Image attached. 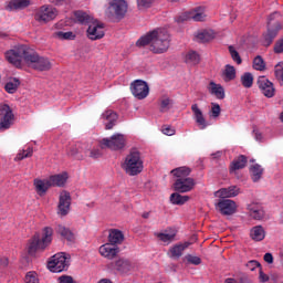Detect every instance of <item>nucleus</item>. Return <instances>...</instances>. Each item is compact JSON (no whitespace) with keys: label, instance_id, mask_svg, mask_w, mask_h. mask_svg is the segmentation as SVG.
I'll return each instance as SVG.
<instances>
[{"label":"nucleus","instance_id":"1","mask_svg":"<svg viewBox=\"0 0 283 283\" xmlns=\"http://www.w3.org/2000/svg\"><path fill=\"white\" fill-rule=\"evenodd\" d=\"M6 59L15 67H21V61L24 60L30 67L39 72H49V70H52L50 60L39 56V53L28 45H18L7 51Z\"/></svg>","mask_w":283,"mask_h":283},{"label":"nucleus","instance_id":"2","mask_svg":"<svg viewBox=\"0 0 283 283\" xmlns=\"http://www.w3.org/2000/svg\"><path fill=\"white\" fill-rule=\"evenodd\" d=\"M137 48H145L149 45V51L153 54H165L169 50V34L154 30L143 35L137 42Z\"/></svg>","mask_w":283,"mask_h":283},{"label":"nucleus","instance_id":"3","mask_svg":"<svg viewBox=\"0 0 283 283\" xmlns=\"http://www.w3.org/2000/svg\"><path fill=\"white\" fill-rule=\"evenodd\" d=\"M52 242V230L51 228H44L43 237L39 233H35L28 242V254L31 256L36 255L39 251H45L48 249V244Z\"/></svg>","mask_w":283,"mask_h":283},{"label":"nucleus","instance_id":"4","mask_svg":"<svg viewBox=\"0 0 283 283\" xmlns=\"http://www.w3.org/2000/svg\"><path fill=\"white\" fill-rule=\"evenodd\" d=\"M143 168L140 151L132 149L126 156L125 161L122 164V169H124L128 176H138V174L143 171Z\"/></svg>","mask_w":283,"mask_h":283},{"label":"nucleus","instance_id":"5","mask_svg":"<svg viewBox=\"0 0 283 283\" xmlns=\"http://www.w3.org/2000/svg\"><path fill=\"white\" fill-rule=\"evenodd\" d=\"M280 13L274 12L269 15L268 18V31L263 33V44L265 48H269L275 38L277 36L279 32L282 30V24L279 21L273 22L275 17H279Z\"/></svg>","mask_w":283,"mask_h":283},{"label":"nucleus","instance_id":"6","mask_svg":"<svg viewBox=\"0 0 283 283\" xmlns=\"http://www.w3.org/2000/svg\"><path fill=\"white\" fill-rule=\"evenodd\" d=\"M127 14V2L125 0H113L106 10V17L111 21H120Z\"/></svg>","mask_w":283,"mask_h":283},{"label":"nucleus","instance_id":"7","mask_svg":"<svg viewBox=\"0 0 283 283\" xmlns=\"http://www.w3.org/2000/svg\"><path fill=\"white\" fill-rule=\"evenodd\" d=\"M126 139L123 134H115L111 138H103L99 142L101 149H111L112 151H120L125 149Z\"/></svg>","mask_w":283,"mask_h":283},{"label":"nucleus","instance_id":"8","mask_svg":"<svg viewBox=\"0 0 283 283\" xmlns=\"http://www.w3.org/2000/svg\"><path fill=\"white\" fill-rule=\"evenodd\" d=\"M56 9L50 6H42L34 14L35 21L39 23H50L56 19Z\"/></svg>","mask_w":283,"mask_h":283},{"label":"nucleus","instance_id":"9","mask_svg":"<svg viewBox=\"0 0 283 283\" xmlns=\"http://www.w3.org/2000/svg\"><path fill=\"white\" fill-rule=\"evenodd\" d=\"M87 151H90L88 144L76 143L67 148L66 154L75 160H85L87 158Z\"/></svg>","mask_w":283,"mask_h":283},{"label":"nucleus","instance_id":"10","mask_svg":"<svg viewBox=\"0 0 283 283\" xmlns=\"http://www.w3.org/2000/svg\"><path fill=\"white\" fill-rule=\"evenodd\" d=\"M49 270L52 273H62V271H67V258L65 253H57L52 256V260L48 263Z\"/></svg>","mask_w":283,"mask_h":283},{"label":"nucleus","instance_id":"11","mask_svg":"<svg viewBox=\"0 0 283 283\" xmlns=\"http://www.w3.org/2000/svg\"><path fill=\"white\" fill-rule=\"evenodd\" d=\"M130 92L135 98L143 101L149 96V85L143 80H136L130 84Z\"/></svg>","mask_w":283,"mask_h":283},{"label":"nucleus","instance_id":"12","mask_svg":"<svg viewBox=\"0 0 283 283\" xmlns=\"http://www.w3.org/2000/svg\"><path fill=\"white\" fill-rule=\"evenodd\" d=\"M86 34L91 41H98L105 36V24L95 19L88 24Z\"/></svg>","mask_w":283,"mask_h":283},{"label":"nucleus","instance_id":"13","mask_svg":"<svg viewBox=\"0 0 283 283\" xmlns=\"http://www.w3.org/2000/svg\"><path fill=\"white\" fill-rule=\"evenodd\" d=\"M214 207L221 216H233L238 211V203L231 199H220Z\"/></svg>","mask_w":283,"mask_h":283},{"label":"nucleus","instance_id":"14","mask_svg":"<svg viewBox=\"0 0 283 283\" xmlns=\"http://www.w3.org/2000/svg\"><path fill=\"white\" fill-rule=\"evenodd\" d=\"M172 187L177 193H188V191H192L193 187H196V179L191 177L179 178L175 180Z\"/></svg>","mask_w":283,"mask_h":283},{"label":"nucleus","instance_id":"15","mask_svg":"<svg viewBox=\"0 0 283 283\" xmlns=\"http://www.w3.org/2000/svg\"><path fill=\"white\" fill-rule=\"evenodd\" d=\"M70 207H72V195H70V191L63 190L59 197L57 213L60 216H67Z\"/></svg>","mask_w":283,"mask_h":283},{"label":"nucleus","instance_id":"16","mask_svg":"<svg viewBox=\"0 0 283 283\" xmlns=\"http://www.w3.org/2000/svg\"><path fill=\"white\" fill-rule=\"evenodd\" d=\"M111 269L119 273V275H127V273L134 270V263L127 259H118L111 263Z\"/></svg>","mask_w":283,"mask_h":283},{"label":"nucleus","instance_id":"17","mask_svg":"<svg viewBox=\"0 0 283 283\" xmlns=\"http://www.w3.org/2000/svg\"><path fill=\"white\" fill-rule=\"evenodd\" d=\"M256 84L266 98H273L275 96V86H273V82L269 81L266 76H260Z\"/></svg>","mask_w":283,"mask_h":283},{"label":"nucleus","instance_id":"18","mask_svg":"<svg viewBox=\"0 0 283 283\" xmlns=\"http://www.w3.org/2000/svg\"><path fill=\"white\" fill-rule=\"evenodd\" d=\"M1 122L0 129H10V125H12V120H14V114L8 104H4L1 109Z\"/></svg>","mask_w":283,"mask_h":283},{"label":"nucleus","instance_id":"19","mask_svg":"<svg viewBox=\"0 0 283 283\" xmlns=\"http://www.w3.org/2000/svg\"><path fill=\"white\" fill-rule=\"evenodd\" d=\"M214 196L221 200H229V198H235V196H240V188H238V186L221 188L214 192Z\"/></svg>","mask_w":283,"mask_h":283},{"label":"nucleus","instance_id":"20","mask_svg":"<svg viewBox=\"0 0 283 283\" xmlns=\"http://www.w3.org/2000/svg\"><path fill=\"white\" fill-rule=\"evenodd\" d=\"M119 252L120 249L116 245H112V243H105L99 247L101 255H103V258H107V260H114Z\"/></svg>","mask_w":283,"mask_h":283},{"label":"nucleus","instance_id":"21","mask_svg":"<svg viewBox=\"0 0 283 283\" xmlns=\"http://www.w3.org/2000/svg\"><path fill=\"white\" fill-rule=\"evenodd\" d=\"M103 120L105 123V129H114L116 123L118 122V114L112 109H108L102 114Z\"/></svg>","mask_w":283,"mask_h":283},{"label":"nucleus","instance_id":"22","mask_svg":"<svg viewBox=\"0 0 283 283\" xmlns=\"http://www.w3.org/2000/svg\"><path fill=\"white\" fill-rule=\"evenodd\" d=\"M125 242V234L118 229H111L108 233V244L116 247Z\"/></svg>","mask_w":283,"mask_h":283},{"label":"nucleus","instance_id":"23","mask_svg":"<svg viewBox=\"0 0 283 283\" xmlns=\"http://www.w3.org/2000/svg\"><path fill=\"white\" fill-rule=\"evenodd\" d=\"M178 231L175 229L169 228L168 230H165L164 232L156 233V238L160 240L161 242H165V244H171L174 240H176Z\"/></svg>","mask_w":283,"mask_h":283},{"label":"nucleus","instance_id":"24","mask_svg":"<svg viewBox=\"0 0 283 283\" xmlns=\"http://www.w3.org/2000/svg\"><path fill=\"white\" fill-rule=\"evenodd\" d=\"M189 247H191V242L175 244L169 250L170 251V258H172V260H180V258H182V252L185 251V249H189Z\"/></svg>","mask_w":283,"mask_h":283},{"label":"nucleus","instance_id":"25","mask_svg":"<svg viewBox=\"0 0 283 283\" xmlns=\"http://www.w3.org/2000/svg\"><path fill=\"white\" fill-rule=\"evenodd\" d=\"M67 182V172L52 175L49 177V186L51 187H65Z\"/></svg>","mask_w":283,"mask_h":283},{"label":"nucleus","instance_id":"26","mask_svg":"<svg viewBox=\"0 0 283 283\" xmlns=\"http://www.w3.org/2000/svg\"><path fill=\"white\" fill-rule=\"evenodd\" d=\"M191 109L195 114V119L197 125L199 126L200 129H207V126L209 124H207V119L205 118V115L202 114V111L200 108H198V104H193L191 106Z\"/></svg>","mask_w":283,"mask_h":283},{"label":"nucleus","instance_id":"27","mask_svg":"<svg viewBox=\"0 0 283 283\" xmlns=\"http://www.w3.org/2000/svg\"><path fill=\"white\" fill-rule=\"evenodd\" d=\"M248 211L253 220H262L264 218V209L258 203L248 205Z\"/></svg>","mask_w":283,"mask_h":283},{"label":"nucleus","instance_id":"28","mask_svg":"<svg viewBox=\"0 0 283 283\" xmlns=\"http://www.w3.org/2000/svg\"><path fill=\"white\" fill-rule=\"evenodd\" d=\"M247 163H249V159L244 155H240L238 158L233 159V161L230 164V174H233L234 171H238L240 169H244L247 167Z\"/></svg>","mask_w":283,"mask_h":283},{"label":"nucleus","instance_id":"29","mask_svg":"<svg viewBox=\"0 0 283 283\" xmlns=\"http://www.w3.org/2000/svg\"><path fill=\"white\" fill-rule=\"evenodd\" d=\"M74 17L76 19V22L81 25H90L95 20L94 17L90 15L85 11H75Z\"/></svg>","mask_w":283,"mask_h":283},{"label":"nucleus","instance_id":"30","mask_svg":"<svg viewBox=\"0 0 283 283\" xmlns=\"http://www.w3.org/2000/svg\"><path fill=\"white\" fill-rule=\"evenodd\" d=\"M210 94L216 96L219 101L224 99V87H222L220 84H216V82H210L208 87Z\"/></svg>","mask_w":283,"mask_h":283},{"label":"nucleus","instance_id":"31","mask_svg":"<svg viewBox=\"0 0 283 283\" xmlns=\"http://www.w3.org/2000/svg\"><path fill=\"white\" fill-rule=\"evenodd\" d=\"M30 6V0H11L7 6V10L10 12L14 10H25Z\"/></svg>","mask_w":283,"mask_h":283},{"label":"nucleus","instance_id":"32","mask_svg":"<svg viewBox=\"0 0 283 283\" xmlns=\"http://www.w3.org/2000/svg\"><path fill=\"white\" fill-rule=\"evenodd\" d=\"M264 174V168L259 164H254L250 167V176L254 182H260L262 175Z\"/></svg>","mask_w":283,"mask_h":283},{"label":"nucleus","instance_id":"33","mask_svg":"<svg viewBox=\"0 0 283 283\" xmlns=\"http://www.w3.org/2000/svg\"><path fill=\"white\" fill-rule=\"evenodd\" d=\"M250 235L252 240H255V242H262L264 238H266V232L264 231V228L262 226H255L252 228Z\"/></svg>","mask_w":283,"mask_h":283},{"label":"nucleus","instance_id":"34","mask_svg":"<svg viewBox=\"0 0 283 283\" xmlns=\"http://www.w3.org/2000/svg\"><path fill=\"white\" fill-rule=\"evenodd\" d=\"M34 187L39 196H45V193H48V189H50L51 186L49 184V179L46 181L41 179H35Z\"/></svg>","mask_w":283,"mask_h":283},{"label":"nucleus","instance_id":"35","mask_svg":"<svg viewBox=\"0 0 283 283\" xmlns=\"http://www.w3.org/2000/svg\"><path fill=\"white\" fill-rule=\"evenodd\" d=\"M170 174H172V176H175V178L177 179L189 178V176L191 175V168L185 166L175 168L170 171Z\"/></svg>","mask_w":283,"mask_h":283},{"label":"nucleus","instance_id":"36","mask_svg":"<svg viewBox=\"0 0 283 283\" xmlns=\"http://www.w3.org/2000/svg\"><path fill=\"white\" fill-rule=\"evenodd\" d=\"M56 233L67 240V242H74V233L70 231V229L65 228L64 226L56 227Z\"/></svg>","mask_w":283,"mask_h":283},{"label":"nucleus","instance_id":"37","mask_svg":"<svg viewBox=\"0 0 283 283\" xmlns=\"http://www.w3.org/2000/svg\"><path fill=\"white\" fill-rule=\"evenodd\" d=\"M235 78V66L227 64L223 71V81L229 83L230 81H234Z\"/></svg>","mask_w":283,"mask_h":283},{"label":"nucleus","instance_id":"38","mask_svg":"<svg viewBox=\"0 0 283 283\" xmlns=\"http://www.w3.org/2000/svg\"><path fill=\"white\" fill-rule=\"evenodd\" d=\"M19 85H21V81L14 77L4 85V90L8 94H14L19 90Z\"/></svg>","mask_w":283,"mask_h":283},{"label":"nucleus","instance_id":"39","mask_svg":"<svg viewBox=\"0 0 283 283\" xmlns=\"http://www.w3.org/2000/svg\"><path fill=\"white\" fill-rule=\"evenodd\" d=\"M170 202L172 205H185V202H189V196H182L176 191L175 193L170 195Z\"/></svg>","mask_w":283,"mask_h":283},{"label":"nucleus","instance_id":"40","mask_svg":"<svg viewBox=\"0 0 283 283\" xmlns=\"http://www.w3.org/2000/svg\"><path fill=\"white\" fill-rule=\"evenodd\" d=\"M170 107H174V99H171L169 97H163L160 99L159 112H161V113L169 112Z\"/></svg>","mask_w":283,"mask_h":283},{"label":"nucleus","instance_id":"41","mask_svg":"<svg viewBox=\"0 0 283 283\" xmlns=\"http://www.w3.org/2000/svg\"><path fill=\"white\" fill-rule=\"evenodd\" d=\"M186 63H191L192 65H198L200 63V54L196 51H190L186 55Z\"/></svg>","mask_w":283,"mask_h":283},{"label":"nucleus","instance_id":"42","mask_svg":"<svg viewBox=\"0 0 283 283\" xmlns=\"http://www.w3.org/2000/svg\"><path fill=\"white\" fill-rule=\"evenodd\" d=\"M241 83L243 87L250 88L253 87V74L247 72L241 76Z\"/></svg>","mask_w":283,"mask_h":283},{"label":"nucleus","instance_id":"43","mask_svg":"<svg viewBox=\"0 0 283 283\" xmlns=\"http://www.w3.org/2000/svg\"><path fill=\"white\" fill-rule=\"evenodd\" d=\"M196 39L197 41H199V43H209V41L213 39V35H211V33H209L208 31H203L198 33Z\"/></svg>","mask_w":283,"mask_h":283},{"label":"nucleus","instance_id":"44","mask_svg":"<svg viewBox=\"0 0 283 283\" xmlns=\"http://www.w3.org/2000/svg\"><path fill=\"white\" fill-rule=\"evenodd\" d=\"M229 52L232 61H234L237 65H242V57L240 56V53L235 50V48H233V45L229 46Z\"/></svg>","mask_w":283,"mask_h":283},{"label":"nucleus","instance_id":"45","mask_svg":"<svg viewBox=\"0 0 283 283\" xmlns=\"http://www.w3.org/2000/svg\"><path fill=\"white\" fill-rule=\"evenodd\" d=\"M253 67H254V70H258L259 72L264 71L266 67V65L264 64V59H262V56H260V55L254 57Z\"/></svg>","mask_w":283,"mask_h":283},{"label":"nucleus","instance_id":"46","mask_svg":"<svg viewBox=\"0 0 283 283\" xmlns=\"http://www.w3.org/2000/svg\"><path fill=\"white\" fill-rule=\"evenodd\" d=\"M56 36L59 39H63L64 41H74L76 39V34H74V32L72 31H69V32L59 31L56 33Z\"/></svg>","mask_w":283,"mask_h":283},{"label":"nucleus","instance_id":"47","mask_svg":"<svg viewBox=\"0 0 283 283\" xmlns=\"http://www.w3.org/2000/svg\"><path fill=\"white\" fill-rule=\"evenodd\" d=\"M275 76L280 85H283V62L275 65Z\"/></svg>","mask_w":283,"mask_h":283},{"label":"nucleus","instance_id":"48","mask_svg":"<svg viewBox=\"0 0 283 283\" xmlns=\"http://www.w3.org/2000/svg\"><path fill=\"white\" fill-rule=\"evenodd\" d=\"M221 112H222V108L220 107L219 104L211 103V111H210L211 118H218Z\"/></svg>","mask_w":283,"mask_h":283},{"label":"nucleus","instance_id":"49","mask_svg":"<svg viewBox=\"0 0 283 283\" xmlns=\"http://www.w3.org/2000/svg\"><path fill=\"white\" fill-rule=\"evenodd\" d=\"M32 154H34V150L32 148H28L27 150H22V153H19L15 157V160H23L24 158H32Z\"/></svg>","mask_w":283,"mask_h":283},{"label":"nucleus","instance_id":"50","mask_svg":"<svg viewBox=\"0 0 283 283\" xmlns=\"http://www.w3.org/2000/svg\"><path fill=\"white\" fill-rule=\"evenodd\" d=\"M185 258L188 264H193L195 266H199V264H202V259H200L199 256L187 254Z\"/></svg>","mask_w":283,"mask_h":283},{"label":"nucleus","instance_id":"51","mask_svg":"<svg viewBox=\"0 0 283 283\" xmlns=\"http://www.w3.org/2000/svg\"><path fill=\"white\" fill-rule=\"evenodd\" d=\"M151 3L154 0H137L138 10H147V8H151Z\"/></svg>","mask_w":283,"mask_h":283},{"label":"nucleus","instance_id":"52","mask_svg":"<svg viewBox=\"0 0 283 283\" xmlns=\"http://www.w3.org/2000/svg\"><path fill=\"white\" fill-rule=\"evenodd\" d=\"M24 282H27V283H39V279L36 277V273H34V272L27 273V275L24 277Z\"/></svg>","mask_w":283,"mask_h":283},{"label":"nucleus","instance_id":"53","mask_svg":"<svg viewBox=\"0 0 283 283\" xmlns=\"http://www.w3.org/2000/svg\"><path fill=\"white\" fill-rule=\"evenodd\" d=\"M274 54H283V38L274 43Z\"/></svg>","mask_w":283,"mask_h":283},{"label":"nucleus","instance_id":"54","mask_svg":"<svg viewBox=\"0 0 283 283\" xmlns=\"http://www.w3.org/2000/svg\"><path fill=\"white\" fill-rule=\"evenodd\" d=\"M88 151H90L88 157L93 158L94 160H96V159H98V158H101L103 156V151L101 149H98V148H93V149H91Z\"/></svg>","mask_w":283,"mask_h":283},{"label":"nucleus","instance_id":"55","mask_svg":"<svg viewBox=\"0 0 283 283\" xmlns=\"http://www.w3.org/2000/svg\"><path fill=\"white\" fill-rule=\"evenodd\" d=\"M245 266L247 269H249V271H254L255 269H262V264H260V262L255 260L249 261Z\"/></svg>","mask_w":283,"mask_h":283},{"label":"nucleus","instance_id":"56","mask_svg":"<svg viewBox=\"0 0 283 283\" xmlns=\"http://www.w3.org/2000/svg\"><path fill=\"white\" fill-rule=\"evenodd\" d=\"M163 134H165L166 136H174V134H176V129L171 128V126H163L161 128Z\"/></svg>","mask_w":283,"mask_h":283},{"label":"nucleus","instance_id":"57","mask_svg":"<svg viewBox=\"0 0 283 283\" xmlns=\"http://www.w3.org/2000/svg\"><path fill=\"white\" fill-rule=\"evenodd\" d=\"M59 283H74V277L71 275H62L57 279Z\"/></svg>","mask_w":283,"mask_h":283},{"label":"nucleus","instance_id":"58","mask_svg":"<svg viewBox=\"0 0 283 283\" xmlns=\"http://www.w3.org/2000/svg\"><path fill=\"white\" fill-rule=\"evenodd\" d=\"M259 280L260 282H269V275H266L263 271L262 268H260V274H259Z\"/></svg>","mask_w":283,"mask_h":283},{"label":"nucleus","instance_id":"59","mask_svg":"<svg viewBox=\"0 0 283 283\" xmlns=\"http://www.w3.org/2000/svg\"><path fill=\"white\" fill-rule=\"evenodd\" d=\"M264 262L268 264H273V254L272 253H265L263 256Z\"/></svg>","mask_w":283,"mask_h":283},{"label":"nucleus","instance_id":"60","mask_svg":"<svg viewBox=\"0 0 283 283\" xmlns=\"http://www.w3.org/2000/svg\"><path fill=\"white\" fill-rule=\"evenodd\" d=\"M191 19L193 21H205V13H195Z\"/></svg>","mask_w":283,"mask_h":283},{"label":"nucleus","instance_id":"61","mask_svg":"<svg viewBox=\"0 0 283 283\" xmlns=\"http://www.w3.org/2000/svg\"><path fill=\"white\" fill-rule=\"evenodd\" d=\"M8 264H10V260L6 256L0 258V266L6 268L8 266Z\"/></svg>","mask_w":283,"mask_h":283},{"label":"nucleus","instance_id":"62","mask_svg":"<svg viewBox=\"0 0 283 283\" xmlns=\"http://www.w3.org/2000/svg\"><path fill=\"white\" fill-rule=\"evenodd\" d=\"M64 0H50V3H54V6H61Z\"/></svg>","mask_w":283,"mask_h":283},{"label":"nucleus","instance_id":"63","mask_svg":"<svg viewBox=\"0 0 283 283\" xmlns=\"http://www.w3.org/2000/svg\"><path fill=\"white\" fill-rule=\"evenodd\" d=\"M224 283H238V282H235V279H227Z\"/></svg>","mask_w":283,"mask_h":283},{"label":"nucleus","instance_id":"64","mask_svg":"<svg viewBox=\"0 0 283 283\" xmlns=\"http://www.w3.org/2000/svg\"><path fill=\"white\" fill-rule=\"evenodd\" d=\"M98 283H112L109 279H102Z\"/></svg>","mask_w":283,"mask_h":283}]
</instances>
